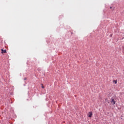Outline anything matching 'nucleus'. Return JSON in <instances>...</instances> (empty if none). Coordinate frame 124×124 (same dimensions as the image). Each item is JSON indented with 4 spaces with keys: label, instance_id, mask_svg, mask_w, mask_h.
<instances>
[{
    "label": "nucleus",
    "instance_id": "obj_1",
    "mask_svg": "<svg viewBox=\"0 0 124 124\" xmlns=\"http://www.w3.org/2000/svg\"><path fill=\"white\" fill-rule=\"evenodd\" d=\"M111 103H112L113 105L116 104V101L113 98H111Z\"/></svg>",
    "mask_w": 124,
    "mask_h": 124
},
{
    "label": "nucleus",
    "instance_id": "obj_2",
    "mask_svg": "<svg viewBox=\"0 0 124 124\" xmlns=\"http://www.w3.org/2000/svg\"><path fill=\"white\" fill-rule=\"evenodd\" d=\"M88 116L89 118H92V116H93V112H89L88 114Z\"/></svg>",
    "mask_w": 124,
    "mask_h": 124
},
{
    "label": "nucleus",
    "instance_id": "obj_3",
    "mask_svg": "<svg viewBox=\"0 0 124 124\" xmlns=\"http://www.w3.org/2000/svg\"><path fill=\"white\" fill-rule=\"evenodd\" d=\"M1 54H3V53L4 54H6L7 53L6 49L3 50V49H1Z\"/></svg>",
    "mask_w": 124,
    "mask_h": 124
},
{
    "label": "nucleus",
    "instance_id": "obj_4",
    "mask_svg": "<svg viewBox=\"0 0 124 124\" xmlns=\"http://www.w3.org/2000/svg\"><path fill=\"white\" fill-rule=\"evenodd\" d=\"M113 82L115 83V84H117V83H118V80H113Z\"/></svg>",
    "mask_w": 124,
    "mask_h": 124
},
{
    "label": "nucleus",
    "instance_id": "obj_5",
    "mask_svg": "<svg viewBox=\"0 0 124 124\" xmlns=\"http://www.w3.org/2000/svg\"><path fill=\"white\" fill-rule=\"evenodd\" d=\"M42 89H45V87H44V86H43V84H42Z\"/></svg>",
    "mask_w": 124,
    "mask_h": 124
},
{
    "label": "nucleus",
    "instance_id": "obj_6",
    "mask_svg": "<svg viewBox=\"0 0 124 124\" xmlns=\"http://www.w3.org/2000/svg\"><path fill=\"white\" fill-rule=\"evenodd\" d=\"M110 37H112V36H113V34H110Z\"/></svg>",
    "mask_w": 124,
    "mask_h": 124
},
{
    "label": "nucleus",
    "instance_id": "obj_7",
    "mask_svg": "<svg viewBox=\"0 0 124 124\" xmlns=\"http://www.w3.org/2000/svg\"><path fill=\"white\" fill-rule=\"evenodd\" d=\"M110 9H112V7H110Z\"/></svg>",
    "mask_w": 124,
    "mask_h": 124
}]
</instances>
